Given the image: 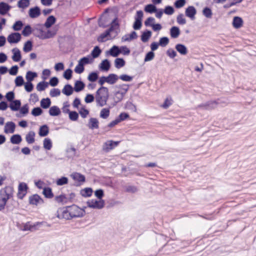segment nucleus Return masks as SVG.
Segmentation results:
<instances>
[{"instance_id": "8", "label": "nucleus", "mask_w": 256, "mask_h": 256, "mask_svg": "<svg viewBox=\"0 0 256 256\" xmlns=\"http://www.w3.org/2000/svg\"><path fill=\"white\" fill-rule=\"evenodd\" d=\"M196 14V10L194 6H189L186 9V16L192 20H194L195 18Z\"/></svg>"}, {"instance_id": "62", "label": "nucleus", "mask_w": 256, "mask_h": 256, "mask_svg": "<svg viewBox=\"0 0 256 256\" xmlns=\"http://www.w3.org/2000/svg\"><path fill=\"white\" fill-rule=\"evenodd\" d=\"M120 54H122L124 55H128L130 54V50L126 46H122L120 47Z\"/></svg>"}, {"instance_id": "55", "label": "nucleus", "mask_w": 256, "mask_h": 256, "mask_svg": "<svg viewBox=\"0 0 256 256\" xmlns=\"http://www.w3.org/2000/svg\"><path fill=\"white\" fill-rule=\"evenodd\" d=\"M68 178L65 176H62L56 180V183L58 186H62L68 183Z\"/></svg>"}, {"instance_id": "46", "label": "nucleus", "mask_w": 256, "mask_h": 256, "mask_svg": "<svg viewBox=\"0 0 256 256\" xmlns=\"http://www.w3.org/2000/svg\"><path fill=\"white\" fill-rule=\"evenodd\" d=\"M36 76L37 74L36 72L28 71L27 72L26 77L28 82H31Z\"/></svg>"}, {"instance_id": "21", "label": "nucleus", "mask_w": 256, "mask_h": 256, "mask_svg": "<svg viewBox=\"0 0 256 256\" xmlns=\"http://www.w3.org/2000/svg\"><path fill=\"white\" fill-rule=\"evenodd\" d=\"M243 24L242 19L239 16H234L232 20V26L236 28H239Z\"/></svg>"}, {"instance_id": "59", "label": "nucleus", "mask_w": 256, "mask_h": 256, "mask_svg": "<svg viewBox=\"0 0 256 256\" xmlns=\"http://www.w3.org/2000/svg\"><path fill=\"white\" fill-rule=\"evenodd\" d=\"M24 83V82L22 76H18L15 79V84L16 86H21Z\"/></svg>"}, {"instance_id": "35", "label": "nucleus", "mask_w": 256, "mask_h": 256, "mask_svg": "<svg viewBox=\"0 0 256 256\" xmlns=\"http://www.w3.org/2000/svg\"><path fill=\"white\" fill-rule=\"evenodd\" d=\"M60 112V109L57 106H52L49 110V114L51 116H58Z\"/></svg>"}, {"instance_id": "57", "label": "nucleus", "mask_w": 256, "mask_h": 256, "mask_svg": "<svg viewBox=\"0 0 256 256\" xmlns=\"http://www.w3.org/2000/svg\"><path fill=\"white\" fill-rule=\"evenodd\" d=\"M154 53L152 51H150L146 54L144 61V62L150 61L154 59Z\"/></svg>"}, {"instance_id": "45", "label": "nucleus", "mask_w": 256, "mask_h": 256, "mask_svg": "<svg viewBox=\"0 0 256 256\" xmlns=\"http://www.w3.org/2000/svg\"><path fill=\"white\" fill-rule=\"evenodd\" d=\"M114 101L116 103H118L122 100L125 94L118 90L114 92Z\"/></svg>"}, {"instance_id": "28", "label": "nucleus", "mask_w": 256, "mask_h": 256, "mask_svg": "<svg viewBox=\"0 0 256 256\" xmlns=\"http://www.w3.org/2000/svg\"><path fill=\"white\" fill-rule=\"evenodd\" d=\"M49 132L48 127L47 125L44 124L41 126L39 130L38 134L40 136H46Z\"/></svg>"}, {"instance_id": "13", "label": "nucleus", "mask_w": 256, "mask_h": 256, "mask_svg": "<svg viewBox=\"0 0 256 256\" xmlns=\"http://www.w3.org/2000/svg\"><path fill=\"white\" fill-rule=\"evenodd\" d=\"M98 124V120L96 118H92L89 120L87 126L90 129H97L99 128Z\"/></svg>"}, {"instance_id": "15", "label": "nucleus", "mask_w": 256, "mask_h": 256, "mask_svg": "<svg viewBox=\"0 0 256 256\" xmlns=\"http://www.w3.org/2000/svg\"><path fill=\"white\" fill-rule=\"evenodd\" d=\"M43 202V200L38 194H34L29 198V202L32 204L37 205L38 204Z\"/></svg>"}, {"instance_id": "53", "label": "nucleus", "mask_w": 256, "mask_h": 256, "mask_svg": "<svg viewBox=\"0 0 256 256\" xmlns=\"http://www.w3.org/2000/svg\"><path fill=\"white\" fill-rule=\"evenodd\" d=\"M110 112V111L108 108H103L100 111V116L102 118L106 119L109 116Z\"/></svg>"}, {"instance_id": "52", "label": "nucleus", "mask_w": 256, "mask_h": 256, "mask_svg": "<svg viewBox=\"0 0 256 256\" xmlns=\"http://www.w3.org/2000/svg\"><path fill=\"white\" fill-rule=\"evenodd\" d=\"M52 147V142L50 138H46L44 140V148L47 150H50Z\"/></svg>"}, {"instance_id": "56", "label": "nucleus", "mask_w": 256, "mask_h": 256, "mask_svg": "<svg viewBox=\"0 0 256 256\" xmlns=\"http://www.w3.org/2000/svg\"><path fill=\"white\" fill-rule=\"evenodd\" d=\"M176 21L179 24L183 25L186 24V20L182 14H180L177 16Z\"/></svg>"}, {"instance_id": "30", "label": "nucleus", "mask_w": 256, "mask_h": 256, "mask_svg": "<svg viewBox=\"0 0 256 256\" xmlns=\"http://www.w3.org/2000/svg\"><path fill=\"white\" fill-rule=\"evenodd\" d=\"M152 32L149 30H146L141 35V40L142 42H146L148 41L152 36Z\"/></svg>"}, {"instance_id": "16", "label": "nucleus", "mask_w": 256, "mask_h": 256, "mask_svg": "<svg viewBox=\"0 0 256 256\" xmlns=\"http://www.w3.org/2000/svg\"><path fill=\"white\" fill-rule=\"evenodd\" d=\"M11 6L4 2H0V14L5 15L10 10Z\"/></svg>"}, {"instance_id": "6", "label": "nucleus", "mask_w": 256, "mask_h": 256, "mask_svg": "<svg viewBox=\"0 0 256 256\" xmlns=\"http://www.w3.org/2000/svg\"><path fill=\"white\" fill-rule=\"evenodd\" d=\"M22 38L21 34L18 32H12L7 38L8 42L10 44H16Z\"/></svg>"}, {"instance_id": "34", "label": "nucleus", "mask_w": 256, "mask_h": 256, "mask_svg": "<svg viewBox=\"0 0 256 256\" xmlns=\"http://www.w3.org/2000/svg\"><path fill=\"white\" fill-rule=\"evenodd\" d=\"M43 194L46 198H51L54 197V194L52 192V188L50 187H46L43 189Z\"/></svg>"}, {"instance_id": "43", "label": "nucleus", "mask_w": 256, "mask_h": 256, "mask_svg": "<svg viewBox=\"0 0 256 256\" xmlns=\"http://www.w3.org/2000/svg\"><path fill=\"white\" fill-rule=\"evenodd\" d=\"M24 23L21 20L16 21L13 24L12 28L14 31H19L22 30Z\"/></svg>"}, {"instance_id": "37", "label": "nucleus", "mask_w": 256, "mask_h": 256, "mask_svg": "<svg viewBox=\"0 0 256 256\" xmlns=\"http://www.w3.org/2000/svg\"><path fill=\"white\" fill-rule=\"evenodd\" d=\"M10 140L12 144H18L22 142V138L20 135L16 134L11 136Z\"/></svg>"}, {"instance_id": "10", "label": "nucleus", "mask_w": 256, "mask_h": 256, "mask_svg": "<svg viewBox=\"0 0 256 256\" xmlns=\"http://www.w3.org/2000/svg\"><path fill=\"white\" fill-rule=\"evenodd\" d=\"M16 124L12 122H8L6 124L4 132L8 133H13L14 132Z\"/></svg>"}, {"instance_id": "48", "label": "nucleus", "mask_w": 256, "mask_h": 256, "mask_svg": "<svg viewBox=\"0 0 256 256\" xmlns=\"http://www.w3.org/2000/svg\"><path fill=\"white\" fill-rule=\"evenodd\" d=\"M48 83L46 82H41L38 83L36 86V89L38 91H43L48 87Z\"/></svg>"}, {"instance_id": "32", "label": "nucleus", "mask_w": 256, "mask_h": 256, "mask_svg": "<svg viewBox=\"0 0 256 256\" xmlns=\"http://www.w3.org/2000/svg\"><path fill=\"white\" fill-rule=\"evenodd\" d=\"M144 10L146 12L152 14L156 12L157 8L154 4H148L145 6Z\"/></svg>"}, {"instance_id": "64", "label": "nucleus", "mask_w": 256, "mask_h": 256, "mask_svg": "<svg viewBox=\"0 0 256 256\" xmlns=\"http://www.w3.org/2000/svg\"><path fill=\"white\" fill-rule=\"evenodd\" d=\"M58 78L56 76H54L50 79L48 84L52 86H56L58 84Z\"/></svg>"}, {"instance_id": "24", "label": "nucleus", "mask_w": 256, "mask_h": 256, "mask_svg": "<svg viewBox=\"0 0 256 256\" xmlns=\"http://www.w3.org/2000/svg\"><path fill=\"white\" fill-rule=\"evenodd\" d=\"M85 87V84L81 80H77L74 83V90L80 92L83 90Z\"/></svg>"}, {"instance_id": "27", "label": "nucleus", "mask_w": 256, "mask_h": 256, "mask_svg": "<svg viewBox=\"0 0 256 256\" xmlns=\"http://www.w3.org/2000/svg\"><path fill=\"white\" fill-rule=\"evenodd\" d=\"M107 78V82L110 84H114L116 81L118 80V76L114 74H110L108 76H106Z\"/></svg>"}, {"instance_id": "3", "label": "nucleus", "mask_w": 256, "mask_h": 256, "mask_svg": "<svg viewBox=\"0 0 256 256\" xmlns=\"http://www.w3.org/2000/svg\"><path fill=\"white\" fill-rule=\"evenodd\" d=\"M13 188L6 186L0 190V210L4 209L6 202L12 196Z\"/></svg>"}, {"instance_id": "33", "label": "nucleus", "mask_w": 256, "mask_h": 256, "mask_svg": "<svg viewBox=\"0 0 256 256\" xmlns=\"http://www.w3.org/2000/svg\"><path fill=\"white\" fill-rule=\"evenodd\" d=\"M35 133L33 131H30L26 135V142L29 144H32L34 142Z\"/></svg>"}, {"instance_id": "12", "label": "nucleus", "mask_w": 256, "mask_h": 256, "mask_svg": "<svg viewBox=\"0 0 256 256\" xmlns=\"http://www.w3.org/2000/svg\"><path fill=\"white\" fill-rule=\"evenodd\" d=\"M110 68V62L108 59L103 60L99 65V68L102 71L107 72Z\"/></svg>"}, {"instance_id": "29", "label": "nucleus", "mask_w": 256, "mask_h": 256, "mask_svg": "<svg viewBox=\"0 0 256 256\" xmlns=\"http://www.w3.org/2000/svg\"><path fill=\"white\" fill-rule=\"evenodd\" d=\"M112 28H110L106 30V32L102 34L98 38V40L99 42H104V38L110 36V32H112Z\"/></svg>"}, {"instance_id": "54", "label": "nucleus", "mask_w": 256, "mask_h": 256, "mask_svg": "<svg viewBox=\"0 0 256 256\" xmlns=\"http://www.w3.org/2000/svg\"><path fill=\"white\" fill-rule=\"evenodd\" d=\"M202 14L207 18H211L212 14L211 9L208 7H206L203 9Z\"/></svg>"}, {"instance_id": "50", "label": "nucleus", "mask_w": 256, "mask_h": 256, "mask_svg": "<svg viewBox=\"0 0 256 256\" xmlns=\"http://www.w3.org/2000/svg\"><path fill=\"white\" fill-rule=\"evenodd\" d=\"M42 112H43V110L40 108L36 107V108H34L32 110L31 112V114L32 116H38L41 115L42 114Z\"/></svg>"}, {"instance_id": "60", "label": "nucleus", "mask_w": 256, "mask_h": 256, "mask_svg": "<svg viewBox=\"0 0 256 256\" xmlns=\"http://www.w3.org/2000/svg\"><path fill=\"white\" fill-rule=\"evenodd\" d=\"M68 115L70 119L72 121H76L78 118V114L76 111L70 112Z\"/></svg>"}, {"instance_id": "61", "label": "nucleus", "mask_w": 256, "mask_h": 256, "mask_svg": "<svg viewBox=\"0 0 256 256\" xmlns=\"http://www.w3.org/2000/svg\"><path fill=\"white\" fill-rule=\"evenodd\" d=\"M174 10L172 6H167L165 7L164 12L168 15H172L174 13Z\"/></svg>"}, {"instance_id": "31", "label": "nucleus", "mask_w": 256, "mask_h": 256, "mask_svg": "<svg viewBox=\"0 0 256 256\" xmlns=\"http://www.w3.org/2000/svg\"><path fill=\"white\" fill-rule=\"evenodd\" d=\"M54 200L57 202L62 204H66L68 202V198L64 194L55 196Z\"/></svg>"}, {"instance_id": "4", "label": "nucleus", "mask_w": 256, "mask_h": 256, "mask_svg": "<svg viewBox=\"0 0 256 256\" xmlns=\"http://www.w3.org/2000/svg\"><path fill=\"white\" fill-rule=\"evenodd\" d=\"M218 104L216 100L208 101L204 104L198 105L197 108L204 110H210L216 108Z\"/></svg>"}, {"instance_id": "40", "label": "nucleus", "mask_w": 256, "mask_h": 256, "mask_svg": "<svg viewBox=\"0 0 256 256\" xmlns=\"http://www.w3.org/2000/svg\"><path fill=\"white\" fill-rule=\"evenodd\" d=\"M51 102L49 98H42L40 101V106L44 109L48 108Z\"/></svg>"}, {"instance_id": "9", "label": "nucleus", "mask_w": 256, "mask_h": 256, "mask_svg": "<svg viewBox=\"0 0 256 256\" xmlns=\"http://www.w3.org/2000/svg\"><path fill=\"white\" fill-rule=\"evenodd\" d=\"M29 16L31 18H36L40 14V9L38 6H36L34 8H30L28 11Z\"/></svg>"}, {"instance_id": "20", "label": "nucleus", "mask_w": 256, "mask_h": 256, "mask_svg": "<svg viewBox=\"0 0 256 256\" xmlns=\"http://www.w3.org/2000/svg\"><path fill=\"white\" fill-rule=\"evenodd\" d=\"M176 50L182 55H186L188 54L186 47L182 44H178L176 45Z\"/></svg>"}, {"instance_id": "49", "label": "nucleus", "mask_w": 256, "mask_h": 256, "mask_svg": "<svg viewBox=\"0 0 256 256\" xmlns=\"http://www.w3.org/2000/svg\"><path fill=\"white\" fill-rule=\"evenodd\" d=\"M30 5L29 0H20L18 2V6L20 8H25Z\"/></svg>"}, {"instance_id": "7", "label": "nucleus", "mask_w": 256, "mask_h": 256, "mask_svg": "<svg viewBox=\"0 0 256 256\" xmlns=\"http://www.w3.org/2000/svg\"><path fill=\"white\" fill-rule=\"evenodd\" d=\"M28 188V186L25 183H20L18 186V190L17 194L18 197L20 199H22L26 194Z\"/></svg>"}, {"instance_id": "38", "label": "nucleus", "mask_w": 256, "mask_h": 256, "mask_svg": "<svg viewBox=\"0 0 256 256\" xmlns=\"http://www.w3.org/2000/svg\"><path fill=\"white\" fill-rule=\"evenodd\" d=\"M32 31L33 30L30 26L28 24L24 27L22 34L24 36H28L32 33Z\"/></svg>"}, {"instance_id": "11", "label": "nucleus", "mask_w": 256, "mask_h": 256, "mask_svg": "<svg viewBox=\"0 0 256 256\" xmlns=\"http://www.w3.org/2000/svg\"><path fill=\"white\" fill-rule=\"evenodd\" d=\"M21 106V102L20 100H14L10 102L9 106L10 110L12 111H18L20 109Z\"/></svg>"}, {"instance_id": "41", "label": "nucleus", "mask_w": 256, "mask_h": 256, "mask_svg": "<svg viewBox=\"0 0 256 256\" xmlns=\"http://www.w3.org/2000/svg\"><path fill=\"white\" fill-rule=\"evenodd\" d=\"M130 86L127 84H122L116 85V88H119L120 90L118 91L122 93L123 94H126V92L128 91L129 89Z\"/></svg>"}, {"instance_id": "14", "label": "nucleus", "mask_w": 256, "mask_h": 256, "mask_svg": "<svg viewBox=\"0 0 256 256\" xmlns=\"http://www.w3.org/2000/svg\"><path fill=\"white\" fill-rule=\"evenodd\" d=\"M12 52L13 53L12 56V60L16 62L20 61L22 58V55L20 50L15 48L12 50Z\"/></svg>"}, {"instance_id": "63", "label": "nucleus", "mask_w": 256, "mask_h": 256, "mask_svg": "<svg viewBox=\"0 0 256 256\" xmlns=\"http://www.w3.org/2000/svg\"><path fill=\"white\" fill-rule=\"evenodd\" d=\"M186 4V0H176L174 3V6L177 8H182Z\"/></svg>"}, {"instance_id": "58", "label": "nucleus", "mask_w": 256, "mask_h": 256, "mask_svg": "<svg viewBox=\"0 0 256 256\" xmlns=\"http://www.w3.org/2000/svg\"><path fill=\"white\" fill-rule=\"evenodd\" d=\"M72 70L70 68H68L64 72L63 76L66 80H69L71 79L72 77Z\"/></svg>"}, {"instance_id": "25", "label": "nucleus", "mask_w": 256, "mask_h": 256, "mask_svg": "<svg viewBox=\"0 0 256 256\" xmlns=\"http://www.w3.org/2000/svg\"><path fill=\"white\" fill-rule=\"evenodd\" d=\"M34 34L41 40L45 39L44 32L42 28H36L33 30Z\"/></svg>"}, {"instance_id": "5", "label": "nucleus", "mask_w": 256, "mask_h": 256, "mask_svg": "<svg viewBox=\"0 0 256 256\" xmlns=\"http://www.w3.org/2000/svg\"><path fill=\"white\" fill-rule=\"evenodd\" d=\"M87 204L88 206L90 208L101 209L104 208V202L102 200H92L87 202Z\"/></svg>"}, {"instance_id": "39", "label": "nucleus", "mask_w": 256, "mask_h": 256, "mask_svg": "<svg viewBox=\"0 0 256 256\" xmlns=\"http://www.w3.org/2000/svg\"><path fill=\"white\" fill-rule=\"evenodd\" d=\"M92 193V190L90 188H86L80 190V194L82 196L89 197Z\"/></svg>"}, {"instance_id": "17", "label": "nucleus", "mask_w": 256, "mask_h": 256, "mask_svg": "<svg viewBox=\"0 0 256 256\" xmlns=\"http://www.w3.org/2000/svg\"><path fill=\"white\" fill-rule=\"evenodd\" d=\"M170 33L172 38H176L179 36L180 31L178 27L174 26L170 28Z\"/></svg>"}, {"instance_id": "23", "label": "nucleus", "mask_w": 256, "mask_h": 256, "mask_svg": "<svg viewBox=\"0 0 256 256\" xmlns=\"http://www.w3.org/2000/svg\"><path fill=\"white\" fill-rule=\"evenodd\" d=\"M74 88L70 84H66L62 90V92L66 96H70L72 94Z\"/></svg>"}, {"instance_id": "44", "label": "nucleus", "mask_w": 256, "mask_h": 256, "mask_svg": "<svg viewBox=\"0 0 256 256\" xmlns=\"http://www.w3.org/2000/svg\"><path fill=\"white\" fill-rule=\"evenodd\" d=\"M98 72H90L88 77V80L91 82H96L98 79Z\"/></svg>"}, {"instance_id": "1", "label": "nucleus", "mask_w": 256, "mask_h": 256, "mask_svg": "<svg viewBox=\"0 0 256 256\" xmlns=\"http://www.w3.org/2000/svg\"><path fill=\"white\" fill-rule=\"evenodd\" d=\"M84 207L82 209H80L76 205H72V206H66V209L68 210H64L62 212L63 217L67 220H70L74 218H82L84 216L85 214Z\"/></svg>"}, {"instance_id": "26", "label": "nucleus", "mask_w": 256, "mask_h": 256, "mask_svg": "<svg viewBox=\"0 0 256 256\" xmlns=\"http://www.w3.org/2000/svg\"><path fill=\"white\" fill-rule=\"evenodd\" d=\"M56 21V18L54 16H50L47 18L44 26L46 28H50L52 24L55 23Z\"/></svg>"}, {"instance_id": "42", "label": "nucleus", "mask_w": 256, "mask_h": 256, "mask_svg": "<svg viewBox=\"0 0 256 256\" xmlns=\"http://www.w3.org/2000/svg\"><path fill=\"white\" fill-rule=\"evenodd\" d=\"M32 42L30 40H28L24 44L23 50L25 52H28L32 50Z\"/></svg>"}, {"instance_id": "19", "label": "nucleus", "mask_w": 256, "mask_h": 256, "mask_svg": "<svg viewBox=\"0 0 256 256\" xmlns=\"http://www.w3.org/2000/svg\"><path fill=\"white\" fill-rule=\"evenodd\" d=\"M120 47L117 46H114L108 50L106 52V54H108L113 57H117L120 54Z\"/></svg>"}, {"instance_id": "2", "label": "nucleus", "mask_w": 256, "mask_h": 256, "mask_svg": "<svg viewBox=\"0 0 256 256\" xmlns=\"http://www.w3.org/2000/svg\"><path fill=\"white\" fill-rule=\"evenodd\" d=\"M108 98V90L104 86H101L96 92V101L98 106H103L106 104Z\"/></svg>"}, {"instance_id": "36", "label": "nucleus", "mask_w": 256, "mask_h": 256, "mask_svg": "<svg viewBox=\"0 0 256 256\" xmlns=\"http://www.w3.org/2000/svg\"><path fill=\"white\" fill-rule=\"evenodd\" d=\"M126 62L122 58H116L114 60V66L117 68H120L124 66Z\"/></svg>"}, {"instance_id": "22", "label": "nucleus", "mask_w": 256, "mask_h": 256, "mask_svg": "<svg viewBox=\"0 0 256 256\" xmlns=\"http://www.w3.org/2000/svg\"><path fill=\"white\" fill-rule=\"evenodd\" d=\"M119 144V142H114L112 140L108 141L105 143L106 148H104V150L108 152L110 150L113 149L115 146H116Z\"/></svg>"}, {"instance_id": "47", "label": "nucleus", "mask_w": 256, "mask_h": 256, "mask_svg": "<svg viewBox=\"0 0 256 256\" xmlns=\"http://www.w3.org/2000/svg\"><path fill=\"white\" fill-rule=\"evenodd\" d=\"M102 50L98 46H96L91 52V55L94 58H98L101 54Z\"/></svg>"}, {"instance_id": "18", "label": "nucleus", "mask_w": 256, "mask_h": 256, "mask_svg": "<svg viewBox=\"0 0 256 256\" xmlns=\"http://www.w3.org/2000/svg\"><path fill=\"white\" fill-rule=\"evenodd\" d=\"M70 176L72 178L76 181L82 182H84L86 181L84 176L80 173L74 172L71 174Z\"/></svg>"}, {"instance_id": "51", "label": "nucleus", "mask_w": 256, "mask_h": 256, "mask_svg": "<svg viewBox=\"0 0 256 256\" xmlns=\"http://www.w3.org/2000/svg\"><path fill=\"white\" fill-rule=\"evenodd\" d=\"M169 41V39L168 37H162L160 39L158 42L159 46L162 47H164L168 44Z\"/></svg>"}]
</instances>
